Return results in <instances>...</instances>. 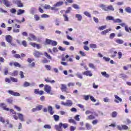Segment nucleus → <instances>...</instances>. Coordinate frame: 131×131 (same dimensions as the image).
I'll return each instance as SVG.
<instances>
[{
    "label": "nucleus",
    "mask_w": 131,
    "mask_h": 131,
    "mask_svg": "<svg viewBox=\"0 0 131 131\" xmlns=\"http://www.w3.org/2000/svg\"><path fill=\"white\" fill-rule=\"evenodd\" d=\"M19 75H20L21 78H24V73H23V71H20Z\"/></svg>",
    "instance_id": "69168bd1"
},
{
    "label": "nucleus",
    "mask_w": 131,
    "mask_h": 131,
    "mask_svg": "<svg viewBox=\"0 0 131 131\" xmlns=\"http://www.w3.org/2000/svg\"><path fill=\"white\" fill-rule=\"evenodd\" d=\"M89 67L90 68H92V69H96V66L94 64V63H89Z\"/></svg>",
    "instance_id": "c756f323"
},
{
    "label": "nucleus",
    "mask_w": 131,
    "mask_h": 131,
    "mask_svg": "<svg viewBox=\"0 0 131 131\" xmlns=\"http://www.w3.org/2000/svg\"><path fill=\"white\" fill-rule=\"evenodd\" d=\"M90 98V95H84V99L85 101H88Z\"/></svg>",
    "instance_id": "0e129e2a"
},
{
    "label": "nucleus",
    "mask_w": 131,
    "mask_h": 131,
    "mask_svg": "<svg viewBox=\"0 0 131 131\" xmlns=\"http://www.w3.org/2000/svg\"><path fill=\"white\" fill-rule=\"evenodd\" d=\"M8 93L9 95H11V96H14V97H19L20 96V93L18 92H15L12 90H9Z\"/></svg>",
    "instance_id": "7ed1b4c3"
},
{
    "label": "nucleus",
    "mask_w": 131,
    "mask_h": 131,
    "mask_svg": "<svg viewBox=\"0 0 131 131\" xmlns=\"http://www.w3.org/2000/svg\"><path fill=\"white\" fill-rule=\"evenodd\" d=\"M90 100L91 101H92V102H96L97 101L96 99H95V98L93 97V96H90Z\"/></svg>",
    "instance_id": "bf43d9fd"
},
{
    "label": "nucleus",
    "mask_w": 131,
    "mask_h": 131,
    "mask_svg": "<svg viewBox=\"0 0 131 131\" xmlns=\"http://www.w3.org/2000/svg\"><path fill=\"white\" fill-rule=\"evenodd\" d=\"M0 107L2 108L5 111H9L10 110V108L7 107V105L4 103H0Z\"/></svg>",
    "instance_id": "423d86ee"
},
{
    "label": "nucleus",
    "mask_w": 131,
    "mask_h": 131,
    "mask_svg": "<svg viewBox=\"0 0 131 131\" xmlns=\"http://www.w3.org/2000/svg\"><path fill=\"white\" fill-rule=\"evenodd\" d=\"M30 85V83L28 82H25V83L23 84V86L24 88H27V86H29Z\"/></svg>",
    "instance_id": "c9c22d12"
},
{
    "label": "nucleus",
    "mask_w": 131,
    "mask_h": 131,
    "mask_svg": "<svg viewBox=\"0 0 131 131\" xmlns=\"http://www.w3.org/2000/svg\"><path fill=\"white\" fill-rule=\"evenodd\" d=\"M110 11H114V8H113V6L112 5H110L107 7H106V12H109Z\"/></svg>",
    "instance_id": "4468645a"
},
{
    "label": "nucleus",
    "mask_w": 131,
    "mask_h": 131,
    "mask_svg": "<svg viewBox=\"0 0 131 131\" xmlns=\"http://www.w3.org/2000/svg\"><path fill=\"white\" fill-rule=\"evenodd\" d=\"M120 78H123V79H124V78H127V75H125L124 73H121L119 74Z\"/></svg>",
    "instance_id": "5701e85b"
},
{
    "label": "nucleus",
    "mask_w": 131,
    "mask_h": 131,
    "mask_svg": "<svg viewBox=\"0 0 131 131\" xmlns=\"http://www.w3.org/2000/svg\"><path fill=\"white\" fill-rule=\"evenodd\" d=\"M107 27V26L105 25V26H102L101 27H99L98 28L99 30H104V29H106Z\"/></svg>",
    "instance_id": "4c0bfd02"
},
{
    "label": "nucleus",
    "mask_w": 131,
    "mask_h": 131,
    "mask_svg": "<svg viewBox=\"0 0 131 131\" xmlns=\"http://www.w3.org/2000/svg\"><path fill=\"white\" fill-rule=\"evenodd\" d=\"M128 129V126H127V125H123L122 126V129H124L125 130H126L127 129Z\"/></svg>",
    "instance_id": "de8ad7c7"
},
{
    "label": "nucleus",
    "mask_w": 131,
    "mask_h": 131,
    "mask_svg": "<svg viewBox=\"0 0 131 131\" xmlns=\"http://www.w3.org/2000/svg\"><path fill=\"white\" fill-rule=\"evenodd\" d=\"M35 94H36V95H39L40 96H41V95H43L45 92H43V91H39V90H35L34 91Z\"/></svg>",
    "instance_id": "6e6552de"
},
{
    "label": "nucleus",
    "mask_w": 131,
    "mask_h": 131,
    "mask_svg": "<svg viewBox=\"0 0 131 131\" xmlns=\"http://www.w3.org/2000/svg\"><path fill=\"white\" fill-rule=\"evenodd\" d=\"M44 91L48 94H50V95H53V93H51L52 91V87L49 85H45L44 86Z\"/></svg>",
    "instance_id": "f03ea898"
},
{
    "label": "nucleus",
    "mask_w": 131,
    "mask_h": 131,
    "mask_svg": "<svg viewBox=\"0 0 131 131\" xmlns=\"http://www.w3.org/2000/svg\"><path fill=\"white\" fill-rule=\"evenodd\" d=\"M103 101L104 102H105V103H108V102H110V100L109 99V98H108V97H105L103 99Z\"/></svg>",
    "instance_id": "e2e57ef3"
},
{
    "label": "nucleus",
    "mask_w": 131,
    "mask_h": 131,
    "mask_svg": "<svg viewBox=\"0 0 131 131\" xmlns=\"http://www.w3.org/2000/svg\"><path fill=\"white\" fill-rule=\"evenodd\" d=\"M101 75H102V76H104V77H105L106 78H109V77L110 76V75L107 74L106 72H101Z\"/></svg>",
    "instance_id": "4be33fe9"
},
{
    "label": "nucleus",
    "mask_w": 131,
    "mask_h": 131,
    "mask_svg": "<svg viewBox=\"0 0 131 131\" xmlns=\"http://www.w3.org/2000/svg\"><path fill=\"white\" fill-rule=\"evenodd\" d=\"M17 116L18 117V119L20 120V121H24V116L23 114L20 113H17Z\"/></svg>",
    "instance_id": "9d476101"
},
{
    "label": "nucleus",
    "mask_w": 131,
    "mask_h": 131,
    "mask_svg": "<svg viewBox=\"0 0 131 131\" xmlns=\"http://www.w3.org/2000/svg\"><path fill=\"white\" fill-rule=\"evenodd\" d=\"M63 17L64 18V21H66L67 22H68L69 21V18L66 14H63Z\"/></svg>",
    "instance_id": "c03bdc74"
},
{
    "label": "nucleus",
    "mask_w": 131,
    "mask_h": 131,
    "mask_svg": "<svg viewBox=\"0 0 131 131\" xmlns=\"http://www.w3.org/2000/svg\"><path fill=\"white\" fill-rule=\"evenodd\" d=\"M115 41L117 43H118L119 45H122V43L124 42V41L121 39H116Z\"/></svg>",
    "instance_id": "aec40b11"
},
{
    "label": "nucleus",
    "mask_w": 131,
    "mask_h": 131,
    "mask_svg": "<svg viewBox=\"0 0 131 131\" xmlns=\"http://www.w3.org/2000/svg\"><path fill=\"white\" fill-rule=\"evenodd\" d=\"M35 57H40V55H41V52L38 51H35Z\"/></svg>",
    "instance_id": "393cba45"
},
{
    "label": "nucleus",
    "mask_w": 131,
    "mask_h": 131,
    "mask_svg": "<svg viewBox=\"0 0 131 131\" xmlns=\"http://www.w3.org/2000/svg\"><path fill=\"white\" fill-rule=\"evenodd\" d=\"M84 15H85V16H86L87 17H89V18H91L92 17V15H91V14L90 13V12H88V11H85L83 12Z\"/></svg>",
    "instance_id": "cd10ccee"
},
{
    "label": "nucleus",
    "mask_w": 131,
    "mask_h": 131,
    "mask_svg": "<svg viewBox=\"0 0 131 131\" xmlns=\"http://www.w3.org/2000/svg\"><path fill=\"white\" fill-rule=\"evenodd\" d=\"M99 8H101V9H102V10H103L104 11H106V10L107 9V7L106 6V5H104V4H100L99 6Z\"/></svg>",
    "instance_id": "b1692460"
},
{
    "label": "nucleus",
    "mask_w": 131,
    "mask_h": 131,
    "mask_svg": "<svg viewBox=\"0 0 131 131\" xmlns=\"http://www.w3.org/2000/svg\"><path fill=\"white\" fill-rule=\"evenodd\" d=\"M14 109H16V110L18 112H20V111H21V107H19L17 105H14Z\"/></svg>",
    "instance_id": "37998d69"
},
{
    "label": "nucleus",
    "mask_w": 131,
    "mask_h": 131,
    "mask_svg": "<svg viewBox=\"0 0 131 131\" xmlns=\"http://www.w3.org/2000/svg\"><path fill=\"white\" fill-rule=\"evenodd\" d=\"M20 2H21L20 0H13V4H15V5L19 4V3H20Z\"/></svg>",
    "instance_id": "8fccbe9b"
},
{
    "label": "nucleus",
    "mask_w": 131,
    "mask_h": 131,
    "mask_svg": "<svg viewBox=\"0 0 131 131\" xmlns=\"http://www.w3.org/2000/svg\"><path fill=\"white\" fill-rule=\"evenodd\" d=\"M13 65L15 66V67H18V68H21V64H20L19 62H14Z\"/></svg>",
    "instance_id": "473e14b6"
},
{
    "label": "nucleus",
    "mask_w": 131,
    "mask_h": 131,
    "mask_svg": "<svg viewBox=\"0 0 131 131\" xmlns=\"http://www.w3.org/2000/svg\"><path fill=\"white\" fill-rule=\"evenodd\" d=\"M5 38L6 41H7V42H9V43H11L12 41H13V37L10 35H6Z\"/></svg>",
    "instance_id": "20e7f679"
},
{
    "label": "nucleus",
    "mask_w": 131,
    "mask_h": 131,
    "mask_svg": "<svg viewBox=\"0 0 131 131\" xmlns=\"http://www.w3.org/2000/svg\"><path fill=\"white\" fill-rule=\"evenodd\" d=\"M13 76H17L18 75V71H14L12 74Z\"/></svg>",
    "instance_id": "052dcab7"
},
{
    "label": "nucleus",
    "mask_w": 131,
    "mask_h": 131,
    "mask_svg": "<svg viewBox=\"0 0 131 131\" xmlns=\"http://www.w3.org/2000/svg\"><path fill=\"white\" fill-rule=\"evenodd\" d=\"M66 103L67 107H71L73 105V102L71 100H67Z\"/></svg>",
    "instance_id": "9b49d317"
},
{
    "label": "nucleus",
    "mask_w": 131,
    "mask_h": 131,
    "mask_svg": "<svg viewBox=\"0 0 131 131\" xmlns=\"http://www.w3.org/2000/svg\"><path fill=\"white\" fill-rule=\"evenodd\" d=\"M34 19H35V21H38L39 20H40V17L38 15H35Z\"/></svg>",
    "instance_id": "a18cd8bd"
},
{
    "label": "nucleus",
    "mask_w": 131,
    "mask_h": 131,
    "mask_svg": "<svg viewBox=\"0 0 131 131\" xmlns=\"http://www.w3.org/2000/svg\"><path fill=\"white\" fill-rule=\"evenodd\" d=\"M85 126H86V128H87V129L88 130L91 129V128H92V126L89 123H86Z\"/></svg>",
    "instance_id": "864d4df0"
},
{
    "label": "nucleus",
    "mask_w": 131,
    "mask_h": 131,
    "mask_svg": "<svg viewBox=\"0 0 131 131\" xmlns=\"http://www.w3.org/2000/svg\"><path fill=\"white\" fill-rule=\"evenodd\" d=\"M83 75H86V76H93V74L92 73V72L91 71H87L85 72H84L83 73Z\"/></svg>",
    "instance_id": "1a4fd4ad"
},
{
    "label": "nucleus",
    "mask_w": 131,
    "mask_h": 131,
    "mask_svg": "<svg viewBox=\"0 0 131 131\" xmlns=\"http://www.w3.org/2000/svg\"><path fill=\"white\" fill-rule=\"evenodd\" d=\"M115 97V99H114V102L115 103H120V102H122V99L121 98L119 97L117 95H114Z\"/></svg>",
    "instance_id": "39448f33"
},
{
    "label": "nucleus",
    "mask_w": 131,
    "mask_h": 131,
    "mask_svg": "<svg viewBox=\"0 0 131 131\" xmlns=\"http://www.w3.org/2000/svg\"><path fill=\"white\" fill-rule=\"evenodd\" d=\"M11 79L9 78H5V82H8V83H11Z\"/></svg>",
    "instance_id": "6e6d98bb"
},
{
    "label": "nucleus",
    "mask_w": 131,
    "mask_h": 131,
    "mask_svg": "<svg viewBox=\"0 0 131 131\" xmlns=\"http://www.w3.org/2000/svg\"><path fill=\"white\" fill-rule=\"evenodd\" d=\"M13 57L16 59H21V56L19 54H15Z\"/></svg>",
    "instance_id": "ea45409f"
},
{
    "label": "nucleus",
    "mask_w": 131,
    "mask_h": 131,
    "mask_svg": "<svg viewBox=\"0 0 131 131\" xmlns=\"http://www.w3.org/2000/svg\"><path fill=\"white\" fill-rule=\"evenodd\" d=\"M58 50H59V51H61V52H64V51H66V48L59 46Z\"/></svg>",
    "instance_id": "3c124183"
},
{
    "label": "nucleus",
    "mask_w": 131,
    "mask_h": 131,
    "mask_svg": "<svg viewBox=\"0 0 131 131\" xmlns=\"http://www.w3.org/2000/svg\"><path fill=\"white\" fill-rule=\"evenodd\" d=\"M44 9H45V10H49L51 9V6H50V5H45L44 6Z\"/></svg>",
    "instance_id": "09e8293b"
},
{
    "label": "nucleus",
    "mask_w": 131,
    "mask_h": 131,
    "mask_svg": "<svg viewBox=\"0 0 131 131\" xmlns=\"http://www.w3.org/2000/svg\"><path fill=\"white\" fill-rule=\"evenodd\" d=\"M75 17L78 21H81L82 20V16L79 14H76Z\"/></svg>",
    "instance_id": "6ab92c4d"
},
{
    "label": "nucleus",
    "mask_w": 131,
    "mask_h": 131,
    "mask_svg": "<svg viewBox=\"0 0 131 131\" xmlns=\"http://www.w3.org/2000/svg\"><path fill=\"white\" fill-rule=\"evenodd\" d=\"M45 81H46V82H50V83H55V80H50L49 79V78L45 79Z\"/></svg>",
    "instance_id": "f704fd0d"
},
{
    "label": "nucleus",
    "mask_w": 131,
    "mask_h": 131,
    "mask_svg": "<svg viewBox=\"0 0 131 131\" xmlns=\"http://www.w3.org/2000/svg\"><path fill=\"white\" fill-rule=\"evenodd\" d=\"M41 109H42V105H40L37 106L36 108H33V111H40Z\"/></svg>",
    "instance_id": "dca6fc26"
},
{
    "label": "nucleus",
    "mask_w": 131,
    "mask_h": 131,
    "mask_svg": "<svg viewBox=\"0 0 131 131\" xmlns=\"http://www.w3.org/2000/svg\"><path fill=\"white\" fill-rule=\"evenodd\" d=\"M16 12H17V10L15 8L10 9V13H12V14H16Z\"/></svg>",
    "instance_id": "603ef678"
},
{
    "label": "nucleus",
    "mask_w": 131,
    "mask_h": 131,
    "mask_svg": "<svg viewBox=\"0 0 131 131\" xmlns=\"http://www.w3.org/2000/svg\"><path fill=\"white\" fill-rule=\"evenodd\" d=\"M10 79L12 82H18V79L14 78L13 77H10Z\"/></svg>",
    "instance_id": "c85d7f7f"
},
{
    "label": "nucleus",
    "mask_w": 131,
    "mask_h": 131,
    "mask_svg": "<svg viewBox=\"0 0 131 131\" xmlns=\"http://www.w3.org/2000/svg\"><path fill=\"white\" fill-rule=\"evenodd\" d=\"M69 122L70 123H73L74 124H76V121H75V120L72 118L69 119Z\"/></svg>",
    "instance_id": "2f4dec72"
},
{
    "label": "nucleus",
    "mask_w": 131,
    "mask_h": 131,
    "mask_svg": "<svg viewBox=\"0 0 131 131\" xmlns=\"http://www.w3.org/2000/svg\"><path fill=\"white\" fill-rule=\"evenodd\" d=\"M75 129H76V127L74 126H71L70 127V130L71 131H74L75 130Z\"/></svg>",
    "instance_id": "774afa93"
},
{
    "label": "nucleus",
    "mask_w": 131,
    "mask_h": 131,
    "mask_svg": "<svg viewBox=\"0 0 131 131\" xmlns=\"http://www.w3.org/2000/svg\"><path fill=\"white\" fill-rule=\"evenodd\" d=\"M53 118H54V120L55 121H59V119H60V117L57 115H54L53 116Z\"/></svg>",
    "instance_id": "bb28decb"
},
{
    "label": "nucleus",
    "mask_w": 131,
    "mask_h": 131,
    "mask_svg": "<svg viewBox=\"0 0 131 131\" xmlns=\"http://www.w3.org/2000/svg\"><path fill=\"white\" fill-rule=\"evenodd\" d=\"M125 11L127 13H131V8H130V7H126V8L125 9Z\"/></svg>",
    "instance_id": "a19ab883"
},
{
    "label": "nucleus",
    "mask_w": 131,
    "mask_h": 131,
    "mask_svg": "<svg viewBox=\"0 0 131 131\" xmlns=\"http://www.w3.org/2000/svg\"><path fill=\"white\" fill-rule=\"evenodd\" d=\"M121 22H122V20L119 18L114 19V23H121Z\"/></svg>",
    "instance_id": "a878e982"
},
{
    "label": "nucleus",
    "mask_w": 131,
    "mask_h": 131,
    "mask_svg": "<svg viewBox=\"0 0 131 131\" xmlns=\"http://www.w3.org/2000/svg\"><path fill=\"white\" fill-rule=\"evenodd\" d=\"M9 111L14 115H16L17 114V112H16L13 109L10 108Z\"/></svg>",
    "instance_id": "72a5a7b5"
},
{
    "label": "nucleus",
    "mask_w": 131,
    "mask_h": 131,
    "mask_svg": "<svg viewBox=\"0 0 131 131\" xmlns=\"http://www.w3.org/2000/svg\"><path fill=\"white\" fill-rule=\"evenodd\" d=\"M5 62V58L3 57H0V65L2 64V63Z\"/></svg>",
    "instance_id": "338daca9"
},
{
    "label": "nucleus",
    "mask_w": 131,
    "mask_h": 131,
    "mask_svg": "<svg viewBox=\"0 0 131 131\" xmlns=\"http://www.w3.org/2000/svg\"><path fill=\"white\" fill-rule=\"evenodd\" d=\"M63 4H64V2L63 1H60L54 4L53 5V7H60L61 6H62Z\"/></svg>",
    "instance_id": "ddd939ff"
},
{
    "label": "nucleus",
    "mask_w": 131,
    "mask_h": 131,
    "mask_svg": "<svg viewBox=\"0 0 131 131\" xmlns=\"http://www.w3.org/2000/svg\"><path fill=\"white\" fill-rule=\"evenodd\" d=\"M61 90L62 91V92H67V87L66 86V85L64 84H62L61 85Z\"/></svg>",
    "instance_id": "a211bd4d"
},
{
    "label": "nucleus",
    "mask_w": 131,
    "mask_h": 131,
    "mask_svg": "<svg viewBox=\"0 0 131 131\" xmlns=\"http://www.w3.org/2000/svg\"><path fill=\"white\" fill-rule=\"evenodd\" d=\"M33 47L36 48L38 50H39V49H41V45L40 44H37L35 43H33Z\"/></svg>",
    "instance_id": "412c9836"
},
{
    "label": "nucleus",
    "mask_w": 131,
    "mask_h": 131,
    "mask_svg": "<svg viewBox=\"0 0 131 131\" xmlns=\"http://www.w3.org/2000/svg\"><path fill=\"white\" fill-rule=\"evenodd\" d=\"M115 37V33H111L110 35V38L111 39H113Z\"/></svg>",
    "instance_id": "49530a36"
},
{
    "label": "nucleus",
    "mask_w": 131,
    "mask_h": 131,
    "mask_svg": "<svg viewBox=\"0 0 131 131\" xmlns=\"http://www.w3.org/2000/svg\"><path fill=\"white\" fill-rule=\"evenodd\" d=\"M3 4L7 7L9 8V7H11V2L8 0H2Z\"/></svg>",
    "instance_id": "0eeeda50"
},
{
    "label": "nucleus",
    "mask_w": 131,
    "mask_h": 131,
    "mask_svg": "<svg viewBox=\"0 0 131 131\" xmlns=\"http://www.w3.org/2000/svg\"><path fill=\"white\" fill-rule=\"evenodd\" d=\"M106 20H112V21H114V17L112 16L108 15L106 17Z\"/></svg>",
    "instance_id": "7c9ffc66"
},
{
    "label": "nucleus",
    "mask_w": 131,
    "mask_h": 131,
    "mask_svg": "<svg viewBox=\"0 0 131 131\" xmlns=\"http://www.w3.org/2000/svg\"><path fill=\"white\" fill-rule=\"evenodd\" d=\"M90 47L91 49H97V45L96 44H90Z\"/></svg>",
    "instance_id": "79ce46f5"
},
{
    "label": "nucleus",
    "mask_w": 131,
    "mask_h": 131,
    "mask_svg": "<svg viewBox=\"0 0 131 131\" xmlns=\"http://www.w3.org/2000/svg\"><path fill=\"white\" fill-rule=\"evenodd\" d=\"M48 110L49 113H50V114L51 115H53V114H54V111H53V107H52L51 106H48Z\"/></svg>",
    "instance_id": "f3484780"
},
{
    "label": "nucleus",
    "mask_w": 131,
    "mask_h": 131,
    "mask_svg": "<svg viewBox=\"0 0 131 131\" xmlns=\"http://www.w3.org/2000/svg\"><path fill=\"white\" fill-rule=\"evenodd\" d=\"M51 45L53 47H55L58 45V42L56 41H52Z\"/></svg>",
    "instance_id": "5fc2aeb1"
},
{
    "label": "nucleus",
    "mask_w": 131,
    "mask_h": 131,
    "mask_svg": "<svg viewBox=\"0 0 131 131\" xmlns=\"http://www.w3.org/2000/svg\"><path fill=\"white\" fill-rule=\"evenodd\" d=\"M112 116L113 118L116 117L117 116V113L116 112H113L112 114Z\"/></svg>",
    "instance_id": "13d9d810"
},
{
    "label": "nucleus",
    "mask_w": 131,
    "mask_h": 131,
    "mask_svg": "<svg viewBox=\"0 0 131 131\" xmlns=\"http://www.w3.org/2000/svg\"><path fill=\"white\" fill-rule=\"evenodd\" d=\"M79 116H80L79 115H77L76 116H75L74 119H75V120H76V121H79V120H80Z\"/></svg>",
    "instance_id": "4d7b16f0"
},
{
    "label": "nucleus",
    "mask_w": 131,
    "mask_h": 131,
    "mask_svg": "<svg viewBox=\"0 0 131 131\" xmlns=\"http://www.w3.org/2000/svg\"><path fill=\"white\" fill-rule=\"evenodd\" d=\"M76 75L78 78H80V79H82L83 77L81 73L78 72L76 73Z\"/></svg>",
    "instance_id": "e433bc0d"
},
{
    "label": "nucleus",
    "mask_w": 131,
    "mask_h": 131,
    "mask_svg": "<svg viewBox=\"0 0 131 131\" xmlns=\"http://www.w3.org/2000/svg\"><path fill=\"white\" fill-rule=\"evenodd\" d=\"M43 127L46 129H51L52 127L49 124H46L43 126Z\"/></svg>",
    "instance_id": "58836bf2"
},
{
    "label": "nucleus",
    "mask_w": 131,
    "mask_h": 131,
    "mask_svg": "<svg viewBox=\"0 0 131 131\" xmlns=\"http://www.w3.org/2000/svg\"><path fill=\"white\" fill-rule=\"evenodd\" d=\"M103 60H104L106 62H109L110 61V58L107 57L106 56L103 57Z\"/></svg>",
    "instance_id": "680f3d73"
},
{
    "label": "nucleus",
    "mask_w": 131,
    "mask_h": 131,
    "mask_svg": "<svg viewBox=\"0 0 131 131\" xmlns=\"http://www.w3.org/2000/svg\"><path fill=\"white\" fill-rule=\"evenodd\" d=\"M25 13V10L23 9H18L17 12V15L20 16V15H22V14H24Z\"/></svg>",
    "instance_id": "2eb2a0df"
},
{
    "label": "nucleus",
    "mask_w": 131,
    "mask_h": 131,
    "mask_svg": "<svg viewBox=\"0 0 131 131\" xmlns=\"http://www.w3.org/2000/svg\"><path fill=\"white\" fill-rule=\"evenodd\" d=\"M96 117L93 115H90L89 116H88L86 119V120H93L94 119H95Z\"/></svg>",
    "instance_id": "f8f14e48"
},
{
    "label": "nucleus",
    "mask_w": 131,
    "mask_h": 131,
    "mask_svg": "<svg viewBox=\"0 0 131 131\" xmlns=\"http://www.w3.org/2000/svg\"><path fill=\"white\" fill-rule=\"evenodd\" d=\"M62 126H63V128H67L68 127V124L60 123L59 125H55V128L57 131H62Z\"/></svg>",
    "instance_id": "f257e3e1"
}]
</instances>
